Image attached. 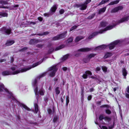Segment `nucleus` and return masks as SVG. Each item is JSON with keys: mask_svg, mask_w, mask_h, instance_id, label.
Instances as JSON below:
<instances>
[{"mask_svg": "<svg viewBox=\"0 0 129 129\" xmlns=\"http://www.w3.org/2000/svg\"><path fill=\"white\" fill-rule=\"evenodd\" d=\"M129 20V15L125 16L122 18L121 19L119 20L115 24H113V26L110 25L107 26L104 29L100 30L99 32H95L93 33L91 35H90L88 37V39H91L97 35L99 33L102 34L104 33L105 31L107 30H109L112 29L116 25L118 24L119 23H122L126 21Z\"/></svg>", "mask_w": 129, "mask_h": 129, "instance_id": "obj_1", "label": "nucleus"}, {"mask_svg": "<svg viewBox=\"0 0 129 129\" xmlns=\"http://www.w3.org/2000/svg\"><path fill=\"white\" fill-rule=\"evenodd\" d=\"M42 62V61H40L33 64L32 66H28L26 68L22 69L20 70L12 72H11L10 71H4L2 73V74L3 76H5L11 75H15L19 73L25 72L30 69L31 68H34L40 64Z\"/></svg>", "mask_w": 129, "mask_h": 129, "instance_id": "obj_2", "label": "nucleus"}, {"mask_svg": "<svg viewBox=\"0 0 129 129\" xmlns=\"http://www.w3.org/2000/svg\"><path fill=\"white\" fill-rule=\"evenodd\" d=\"M4 91L6 92L8 94L7 95L8 98L14 100L15 103H16V104L18 105H24L23 104L17 101L12 92H10L5 87L3 84L0 83V92H2Z\"/></svg>", "mask_w": 129, "mask_h": 129, "instance_id": "obj_3", "label": "nucleus"}, {"mask_svg": "<svg viewBox=\"0 0 129 129\" xmlns=\"http://www.w3.org/2000/svg\"><path fill=\"white\" fill-rule=\"evenodd\" d=\"M46 74V73H44L40 75L39 76L37 77L33 81L32 85L34 87V91L36 96V99L38 101L39 94L38 91V88L37 86V80L38 79H39L41 78L42 77L45 76Z\"/></svg>", "mask_w": 129, "mask_h": 129, "instance_id": "obj_4", "label": "nucleus"}, {"mask_svg": "<svg viewBox=\"0 0 129 129\" xmlns=\"http://www.w3.org/2000/svg\"><path fill=\"white\" fill-rule=\"evenodd\" d=\"M91 0H86L85 2L83 4L80 3L76 4L75 7L77 8H80V9L81 10H85L87 7V5L90 2Z\"/></svg>", "mask_w": 129, "mask_h": 129, "instance_id": "obj_5", "label": "nucleus"}, {"mask_svg": "<svg viewBox=\"0 0 129 129\" xmlns=\"http://www.w3.org/2000/svg\"><path fill=\"white\" fill-rule=\"evenodd\" d=\"M12 30L11 28L5 27H4L0 29L1 33L6 35H9L12 33Z\"/></svg>", "mask_w": 129, "mask_h": 129, "instance_id": "obj_6", "label": "nucleus"}, {"mask_svg": "<svg viewBox=\"0 0 129 129\" xmlns=\"http://www.w3.org/2000/svg\"><path fill=\"white\" fill-rule=\"evenodd\" d=\"M57 6L58 5H54L51 8L48 13L44 14V16H45L48 17L53 14L57 9Z\"/></svg>", "mask_w": 129, "mask_h": 129, "instance_id": "obj_7", "label": "nucleus"}, {"mask_svg": "<svg viewBox=\"0 0 129 129\" xmlns=\"http://www.w3.org/2000/svg\"><path fill=\"white\" fill-rule=\"evenodd\" d=\"M93 48H82L78 50L76 53L74 54V56L76 57H78L81 54L79 52H86L92 49Z\"/></svg>", "mask_w": 129, "mask_h": 129, "instance_id": "obj_8", "label": "nucleus"}, {"mask_svg": "<svg viewBox=\"0 0 129 129\" xmlns=\"http://www.w3.org/2000/svg\"><path fill=\"white\" fill-rule=\"evenodd\" d=\"M67 33V31H65L63 33L53 37L52 38V40L55 41L63 38L66 36Z\"/></svg>", "mask_w": 129, "mask_h": 129, "instance_id": "obj_9", "label": "nucleus"}, {"mask_svg": "<svg viewBox=\"0 0 129 129\" xmlns=\"http://www.w3.org/2000/svg\"><path fill=\"white\" fill-rule=\"evenodd\" d=\"M57 70L56 66L55 65L48 69V70L51 71L49 75L51 77H53L55 75V73Z\"/></svg>", "mask_w": 129, "mask_h": 129, "instance_id": "obj_10", "label": "nucleus"}, {"mask_svg": "<svg viewBox=\"0 0 129 129\" xmlns=\"http://www.w3.org/2000/svg\"><path fill=\"white\" fill-rule=\"evenodd\" d=\"M120 42V40H116L111 43L107 46L110 50H111L113 49L116 45L119 44Z\"/></svg>", "mask_w": 129, "mask_h": 129, "instance_id": "obj_11", "label": "nucleus"}, {"mask_svg": "<svg viewBox=\"0 0 129 129\" xmlns=\"http://www.w3.org/2000/svg\"><path fill=\"white\" fill-rule=\"evenodd\" d=\"M123 6H119L116 7L111 10V12L113 13L117 12L119 10H122L123 9Z\"/></svg>", "mask_w": 129, "mask_h": 129, "instance_id": "obj_12", "label": "nucleus"}, {"mask_svg": "<svg viewBox=\"0 0 129 129\" xmlns=\"http://www.w3.org/2000/svg\"><path fill=\"white\" fill-rule=\"evenodd\" d=\"M92 73L89 71H87L85 72V73L82 76L83 78L85 79H86L87 78L88 75H91Z\"/></svg>", "mask_w": 129, "mask_h": 129, "instance_id": "obj_13", "label": "nucleus"}, {"mask_svg": "<svg viewBox=\"0 0 129 129\" xmlns=\"http://www.w3.org/2000/svg\"><path fill=\"white\" fill-rule=\"evenodd\" d=\"M40 42V41L38 40L32 39L30 40L29 42V43L30 44H33Z\"/></svg>", "mask_w": 129, "mask_h": 129, "instance_id": "obj_14", "label": "nucleus"}, {"mask_svg": "<svg viewBox=\"0 0 129 129\" xmlns=\"http://www.w3.org/2000/svg\"><path fill=\"white\" fill-rule=\"evenodd\" d=\"M125 96L129 99V86H127L126 88L125 91Z\"/></svg>", "mask_w": 129, "mask_h": 129, "instance_id": "obj_15", "label": "nucleus"}, {"mask_svg": "<svg viewBox=\"0 0 129 129\" xmlns=\"http://www.w3.org/2000/svg\"><path fill=\"white\" fill-rule=\"evenodd\" d=\"M95 55V54H90L88 55L87 56V60L86 61H85L84 60V61L85 62V63H87L88 61H89L90 59L92 57H94Z\"/></svg>", "mask_w": 129, "mask_h": 129, "instance_id": "obj_16", "label": "nucleus"}, {"mask_svg": "<svg viewBox=\"0 0 129 129\" xmlns=\"http://www.w3.org/2000/svg\"><path fill=\"white\" fill-rule=\"evenodd\" d=\"M122 73L124 77L123 78L125 79L126 78V76L127 74V72L126 69L125 68L122 69Z\"/></svg>", "mask_w": 129, "mask_h": 129, "instance_id": "obj_17", "label": "nucleus"}, {"mask_svg": "<svg viewBox=\"0 0 129 129\" xmlns=\"http://www.w3.org/2000/svg\"><path fill=\"white\" fill-rule=\"evenodd\" d=\"M107 47L106 45H102L96 47L95 49V50H96L98 49L100 50L104 49L106 48Z\"/></svg>", "mask_w": 129, "mask_h": 129, "instance_id": "obj_18", "label": "nucleus"}, {"mask_svg": "<svg viewBox=\"0 0 129 129\" xmlns=\"http://www.w3.org/2000/svg\"><path fill=\"white\" fill-rule=\"evenodd\" d=\"M14 43V40H9L7 41L6 44L7 46H10L13 44Z\"/></svg>", "mask_w": 129, "mask_h": 129, "instance_id": "obj_19", "label": "nucleus"}, {"mask_svg": "<svg viewBox=\"0 0 129 129\" xmlns=\"http://www.w3.org/2000/svg\"><path fill=\"white\" fill-rule=\"evenodd\" d=\"M119 0H116L110 2L108 5H113L114 4H117L119 2Z\"/></svg>", "mask_w": 129, "mask_h": 129, "instance_id": "obj_20", "label": "nucleus"}, {"mask_svg": "<svg viewBox=\"0 0 129 129\" xmlns=\"http://www.w3.org/2000/svg\"><path fill=\"white\" fill-rule=\"evenodd\" d=\"M106 8V7H105L102 8L100 9L98 13L99 14H100L102 13H104L105 11Z\"/></svg>", "mask_w": 129, "mask_h": 129, "instance_id": "obj_21", "label": "nucleus"}, {"mask_svg": "<svg viewBox=\"0 0 129 129\" xmlns=\"http://www.w3.org/2000/svg\"><path fill=\"white\" fill-rule=\"evenodd\" d=\"M112 55V53L111 52H107L105 54L104 57L106 58L111 56Z\"/></svg>", "mask_w": 129, "mask_h": 129, "instance_id": "obj_22", "label": "nucleus"}, {"mask_svg": "<svg viewBox=\"0 0 129 129\" xmlns=\"http://www.w3.org/2000/svg\"><path fill=\"white\" fill-rule=\"evenodd\" d=\"M9 1L7 0H0V4L3 5H7L8 4Z\"/></svg>", "mask_w": 129, "mask_h": 129, "instance_id": "obj_23", "label": "nucleus"}, {"mask_svg": "<svg viewBox=\"0 0 129 129\" xmlns=\"http://www.w3.org/2000/svg\"><path fill=\"white\" fill-rule=\"evenodd\" d=\"M83 38L82 36H80L77 37L75 39V42H77L83 39Z\"/></svg>", "mask_w": 129, "mask_h": 129, "instance_id": "obj_24", "label": "nucleus"}, {"mask_svg": "<svg viewBox=\"0 0 129 129\" xmlns=\"http://www.w3.org/2000/svg\"><path fill=\"white\" fill-rule=\"evenodd\" d=\"M70 54H68L64 56L62 58V59L63 60H64L67 59L70 56Z\"/></svg>", "mask_w": 129, "mask_h": 129, "instance_id": "obj_25", "label": "nucleus"}, {"mask_svg": "<svg viewBox=\"0 0 129 129\" xmlns=\"http://www.w3.org/2000/svg\"><path fill=\"white\" fill-rule=\"evenodd\" d=\"M109 0H103L98 5V6L104 4L105 3H107L109 1Z\"/></svg>", "mask_w": 129, "mask_h": 129, "instance_id": "obj_26", "label": "nucleus"}, {"mask_svg": "<svg viewBox=\"0 0 129 129\" xmlns=\"http://www.w3.org/2000/svg\"><path fill=\"white\" fill-rule=\"evenodd\" d=\"M107 24V23L106 22H102L100 23V25L102 27H105Z\"/></svg>", "mask_w": 129, "mask_h": 129, "instance_id": "obj_27", "label": "nucleus"}, {"mask_svg": "<svg viewBox=\"0 0 129 129\" xmlns=\"http://www.w3.org/2000/svg\"><path fill=\"white\" fill-rule=\"evenodd\" d=\"M64 47V45H62L59 46L55 48V51H57L60 49L63 48Z\"/></svg>", "mask_w": 129, "mask_h": 129, "instance_id": "obj_28", "label": "nucleus"}, {"mask_svg": "<svg viewBox=\"0 0 129 129\" xmlns=\"http://www.w3.org/2000/svg\"><path fill=\"white\" fill-rule=\"evenodd\" d=\"M45 92V91L43 89H41L39 91L40 94L41 95H44V93Z\"/></svg>", "mask_w": 129, "mask_h": 129, "instance_id": "obj_29", "label": "nucleus"}, {"mask_svg": "<svg viewBox=\"0 0 129 129\" xmlns=\"http://www.w3.org/2000/svg\"><path fill=\"white\" fill-rule=\"evenodd\" d=\"M49 33L48 31L45 32L43 33L42 34H37V35L39 36H42L44 35H46L48 34Z\"/></svg>", "mask_w": 129, "mask_h": 129, "instance_id": "obj_30", "label": "nucleus"}, {"mask_svg": "<svg viewBox=\"0 0 129 129\" xmlns=\"http://www.w3.org/2000/svg\"><path fill=\"white\" fill-rule=\"evenodd\" d=\"M21 107L24 108L25 109L28 111H30V109L27 107L26 105H20Z\"/></svg>", "mask_w": 129, "mask_h": 129, "instance_id": "obj_31", "label": "nucleus"}, {"mask_svg": "<svg viewBox=\"0 0 129 129\" xmlns=\"http://www.w3.org/2000/svg\"><path fill=\"white\" fill-rule=\"evenodd\" d=\"M35 111L36 113H37L39 111L38 105H34Z\"/></svg>", "mask_w": 129, "mask_h": 129, "instance_id": "obj_32", "label": "nucleus"}, {"mask_svg": "<svg viewBox=\"0 0 129 129\" xmlns=\"http://www.w3.org/2000/svg\"><path fill=\"white\" fill-rule=\"evenodd\" d=\"M104 119L105 121L109 122L110 121H111V118L108 117H104Z\"/></svg>", "mask_w": 129, "mask_h": 129, "instance_id": "obj_33", "label": "nucleus"}, {"mask_svg": "<svg viewBox=\"0 0 129 129\" xmlns=\"http://www.w3.org/2000/svg\"><path fill=\"white\" fill-rule=\"evenodd\" d=\"M95 14V13L89 16L88 17V19H92L94 16Z\"/></svg>", "mask_w": 129, "mask_h": 129, "instance_id": "obj_34", "label": "nucleus"}, {"mask_svg": "<svg viewBox=\"0 0 129 129\" xmlns=\"http://www.w3.org/2000/svg\"><path fill=\"white\" fill-rule=\"evenodd\" d=\"M0 15L3 17H5L7 16L8 14L5 13H2L0 14Z\"/></svg>", "mask_w": 129, "mask_h": 129, "instance_id": "obj_35", "label": "nucleus"}, {"mask_svg": "<svg viewBox=\"0 0 129 129\" xmlns=\"http://www.w3.org/2000/svg\"><path fill=\"white\" fill-rule=\"evenodd\" d=\"M73 40L72 37H71L67 41V42L68 43L72 42Z\"/></svg>", "mask_w": 129, "mask_h": 129, "instance_id": "obj_36", "label": "nucleus"}, {"mask_svg": "<svg viewBox=\"0 0 129 129\" xmlns=\"http://www.w3.org/2000/svg\"><path fill=\"white\" fill-rule=\"evenodd\" d=\"M48 96H45L44 98V101L45 102L46 104H47V102H48Z\"/></svg>", "mask_w": 129, "mask_h": 129, "instance_id": "obj_37", "label": "nucleus"}, {"mask_svg": "<svg viewBox=\"0 0 129 129\" xmlns=\"http://www.w3.org/2000/svg\"><path fill=\"white\" fill-rule=\"evenodd\" d=\"M56 93L57 94H59L60 93V91L58 87H57L55 88Z\"/></svg>", "mask_w": 129, "mask_h": 129, "instance_id": "obj_38", "label": "nucleus"}, {"mask_svg": "<svg viewBox=\"0 0 129 129\" xmlns=\"http://www.w3.org/2000/svg\"><path fill=\"white\" fill-rule=\"evenodd\" d=\"M48 113L50 114H53V112L52 111V110L50 108H49L47 110Z\"/></svg>", "mask_w": 129, "mask_h": 129, "instance_id": "obj_39", "label": "nucleus"}, {"mask_svg": "<svg viewBox=\"0 0 129 129\" xmlns=\"http://www.w3.org/2000/svg\"><path fill=\"white\" fill-rule=\"evenodd\" d=\"M58 117L57 116H55L54 117L53 119V121L54 122H56L58 120Z\"/></svg>", "mask_w": 129, "mask_h": 129, "instance_id": "obj_40", "label": "nucleus"}, {"mask_svg": "<svg viewBox=\"0 0 129 129\" xmlns=\"http://www.w3.org/2000/svg\"><path fill=\"white\" fill-rule=\"evenodd\" d=\"M77 26H76V25H74V26H73L70 29V31H72L73 30L76 29L77 28Z\"/></svg>", "mask_w": 129, "mask_h": 129, "instance_id": "obj_41", "label": "nucleus"}, {"mask_svg": "<svg viewBox=\"0 0 129 129\" xmlns=\"http://www.w3.org/2000/svg\"><path fill=\"white\" fill-rule=\"evenodd\" d=\"M102 69L103 71L104 72H106L107 71V68L106 67H102Z\"/></svg>", "mask_w": 129, "mask_h": 129, "instance_id": "obj_42", "label": "nucleus"}, {"mask_svg": "<svg viewBox=\"0 0 129 129\" xmlns=\"http://www.w3.org/2000/svg\"><path fill=\"white\" fill-rule=\"evenodd\" d=\"M69 102V97L68 96H67L66 98V105H68Z\"/></svg>", "mask_w": 129, "mask_h": 129, "instance_id": "obj_43", "label": "nucleus"}, {"mask_svg": "<svg viewBox=\"0 0 129 129\" xmlns=\"http://www.w3.org/2000/svg\"><path fill=\"white\" fill-rule=\"evenodd\" d=\"M99 127L101 129H108V128L106 126H99Z\"/></svg>", "mask_w": 129, "mask_h": 129, "instance_id": "obj_44", "label": "nucleus"}, {"mask_svg": "<svg viewBox=\"0 0 129 129\" xmlns=\"http://www.w3.org/2000/svg\"><path fill=\"white\" fill-rule=\"evenodd\" d=\"M27 48L26 47H24L22 49L19 50L20 51H23L25 50H26L27 49Z\"/></svg>", "mask_w": 129, "mask_h": 129, "instance_id": "obj_45", "label": "nucleus"}, {"mask_svg": "<svg viewBox=\"0 0 129 129\" xmlns=\"http://www.w3.org/2000/svg\"><path fill=\"white\" fill-rule=\"evenodd\" d=\"M103 119H104V118L103 116L102 115H100V116L99 117V119L100 120H101Z\"/></svg>", "mask_w": 129, "mask_h": 129, "instance_id": "obj_46", "label": "nucleus"}, {"mask_svg": "<svg viewBox=\"0 0 129 129\" xmlns=\"http://www.w3.org/2000/svg\"><path fill=\"white\" fill-rule=\"evenodd\" d=\"M106 113L108 114H109L111 113V111L109 109H107L106 110Z\"/></svg>", "mask_w": 129, "mask_h": 129, "instance_id": "obj_47", "label": "nucleus"}, {"mask_svg": "<svg viewBox=\"0 0 129 129\" xmlns=\"http://www.w3.org/2000/svg\"><path fill=\"white\" fill-rule=\"evenodd\" d=\"M43 45L41 44H38L37 45V47L39 48H42Z\"/></svg>", "mask_w": 129, "mask_h": 129, "instance_id": "obj_48", "label": "nucleus"}, {"mask_svg": "<svg viewBox=\"0 0 129 129\" xmlns=\"http://www.w3.org/2000/svg\"><path fill=\"white\" fill-rule=\"evenodd\" d=\"M54 49L53 48H51V49H50L49 51V53H52L53 51H54Z\"/></svg>", "mask_w": 129, "mask_h": 129, "instance_id": "obj_49", "label": "nucleus"}, {"mask_svg": "<svg viewBox=\"0 0 129 129\" xmlns=\"http://www.w3.org/2000/svg\"><path fill=\"white\" fill-rule=\"evenodd\" d=\"M118 106H119V113H120L121 116L122 117V114L121 113V109L120 106V105H118Z\"/></svg>", "mask_w": 129, "mask_h": 129, "instance_id": "obj_50", "label": "nucleus"}, {"mask_svg": "<svg viewBox=\"0 0 129 129\" xmlns=\"http://www.w3.org/2000/svg\"><path fill=\"white\" fill-rule=\"evenodd\" d=\"M6 59H0V62H3L5 61H6Z\"/></svg>", "mask_w": 129, "mask_h": 129, "instance_id": "obj_51", "label": "nucleus"}, {"mask_svg": "<svg viewBox=\"0 0 129 129\" xmlns=\"http://www.w3.org/2000/svg\"><path fill=\"white\" fill-rule=\"evenodd\" d=\"M64 12V10L61 9L59 11V13L60 14H63Z\"/></svg>", "mask_w": 129, "mask_h": 129, "instance_id": "obj_52", "label": "nucleus"}, {"mask_svg": "<svg viewBox=\"0 0 129 129\" xmlns=\"http://www.w3.org/2000/svg\"><path fill=\"white\" fill-rule=\"evenodd\" d=\"M114 123H113V125H112L109 126V129H112L114 126Z\"/></svg>", "mask_w": 129, "mask_h": 129, "instance_id": "obj_53", "label": "nucleus"}, {"mask_svg": "<svg viewBox=\"0 0 129 129\" xmlns=\"http://www.w3.org/2000/svg\"><path fill=\"white\" fill-rule=\"evenodd\" d=\"M92 98V96L91 95L88 96V97L87 98L88 100H91Z\"/></svg>", "mask_w": 129, "mask_h": 129, "instance_id": "obj_54", "label": "nucleus"}, {"mask_svg": "<svg viewBox=\"0 0 129 129\" xmlns=\"http://www.w3.org/2000/svg\"><path fill=\"white\" fill-rule=\"evenodd\" d=\"M0 8H8V7H5L3 6H0Z\"/></svg>", "mask_w": 129, "mask_h": 129, "instance_id": "obj_55", "label": "nucleus"}, {"mask_svg": "<svg viewBox=\"0 0 129 129\" xmlns=\"http://www.w3.org/2000/svg\"><path fill=\"white\" fill-rule=\"evenodd\" d=\"M38 19L39 21H42V20H43L42 18V17H38Z\"/></svg>", "mask_w": 129, "mask_h": 129, "instance_id": "obj_56", "label": "nucleus"}, {"mask_svg": "<svg viewBox=\"0 0 129 129\" xmlns=\"http://www.w3.org/2000/svg\"><path fill=\"white\" fill-rule=\"evenodd\" d=\"M101 69L99 67H98L96 68V71H99Z\"/></svg>", "mask_w": 129, "mask_h": 129, "instance_id": "obj_57", "label": "nucleus"}, {"mask_svg": "<svg viewBox=\"0 0 129 129\" xmlns=\"http://www.w3.org/2000/svg\"><path fill=\"white\" fill-rule=\"evenodd\" d=\"M94 89L93 88H91L89 89L90 91V92H91L93 91H94Z\"/></svg>", "mask_w": 129, "mask_h": 129, "instance_id": "obj_58", "label": "nucleus"}, {"mask_svg": "<svg viewBox=\"0 0 129 129\" xmlns=\"http://www.w3.org/2000/svg\"><path fill=\"white\" fill-rule=\"evenodd\" d=\"M63 70L64 71H66L67 69V68L66 67H64L62 68Z\"/></svg>", "mask_w": 129, "mask_h": 129, "instance_id": "obj_59", "label": "nucleus"}, {"mask_svg": "<svg viewBox=\"0 0 129 129\" xmlns=\"http://www.w3.org/2000/svg\"><path fill=\"white\" fill-rule=\"evenodd\" d=\"M11 69L13 71L15 70V68L14 67L11 68Z\"/></svg>", "mask_w": 129, "mask_h": 129, "instance_id": "obj_60", "label": "nucleus"}, {"mask_svg": "<svg viewBox=\"0 0 129 129\" xmlns=\"http://www.w3.org/2000/svg\"><path fill=\"white\" fill-rule=\"evenodd\" d=\"M30 24H33V25H35L36 23L35 22H30Z\"/></svg>", "mask_w": 129, "mask_h": 129, "instance_id": "obj_61", "label": "nucleus"}, {"mask_svg": "<svg viewBox=\"0 0 129 129\" xmlns=\"http://www.w3.org/2000/svg\"><path fill=\"white\" fill-rule=\"evenodd\" d=\"M18 7V5H15L14 6V7Z\"/></svg>", "mask_w": 129, "mask_h": 129, "instance_id": "obj_62", "label": "nucleus"}, {"mask_svg": "<svg viewBox=\"0 0 129 129\" xmlns=\"http://www.w3.org/2000/svg\"><path fill=\"white\" fill-rule=\"evenodd\" d=\"M63 98H61V102L62 103H63Z\"/></svg>", "mask_w": 129, "mask_h": 129, "instance_id": "obj_63", "label": "nucleus"}, {"mask_svg": "<svg viewBox=\"0 0 129 129\" xmlns=\"http://www.w3.org/2000/svg\"><path fill=\"white\" fill-rule=\"evenodd\" d=\"M117 90V88H114L113 89V90L114 91H115Z\"/></svg>", "mask_w": 129, "mask_h": 129, "instance_id": "obj_64", "label": "nucleus"}]
</instances>
